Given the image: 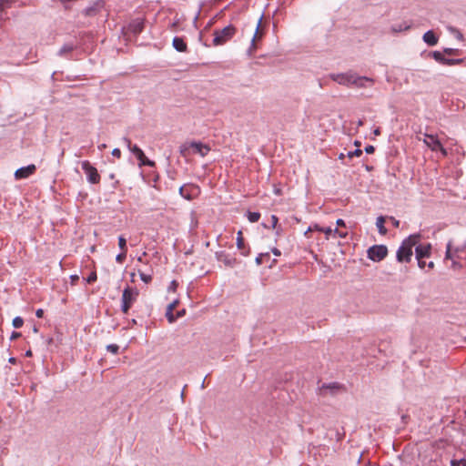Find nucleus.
I'll use <instances>...</instances> for the list:
<instances>
[{
	"mask_svg": "<svg viewBox=\"0 0 466 466\" xmlns=\"http://www.w3.org/2000/svg\"><path fill=\"white\" fill-rule=\"evenodd\" d=\"M420 239V234H413L405 238L397 250V260L399 262H410L412 257V248L419 243Z\"/></svg>",
	"mask_w": 466,
	"mask_h": 466,
	"instance_id": "f257e3e1",
	"label": "nucleus"
},
{
	"mask_svg": "<svg viewBox=\"0 0 466 466\" xmlns=\"http://www.w3.org/2000/svg\"><path fill=\"white\" fill-rule=\"evenodd\" d=\"M237 29L232 25H227L222 30H215L213 45L218 46L226 44L235 35Z\"/></svg>",
	"mask_w": 466,
	"mask_h": 466,
	"instance_id": "f03ea898",
	"label": "nucleus"
},
{
	"mask_svg": "<svg viewBox=\"0 0 466 466\" xmlns=\"http://www.w3.org/2000/svg\"><path fill=\"white\" fill-rule=\"evenodd\" d=\"M137 296L138 291L137 289L127 287L123 290L121 298V309L123 313L127 314L128 312L133 303L137 300Z\"/></svg>",
	"mask_w": 466,
	"mask_h": 466,
	"instance_id": "7ed1b4c3",
	"label": "nucleus"
},
{
	"mask_svg": "<svg viewBox=\"0 0 466 466\" xmlns=\"http://www.w3.org/2000/svg\"><path fill=\"white\" fill-rule=\"evenodd\" d=\"M125 142L127 143V148L136 156V157L139 161V166H147V167H154L155 162L152 160H149L144 154L143 150L138 147L137 145H132L130 139L125 137Z\"/></svg>",
	"mask_w": 466,
	"mask_h": 466,
	"instance_id": "20e7f679",
	"label": "nucleus"
},
{
	"mask_svg": "<svg viewBox=\"0 0 466 466\" xmlns=\"http://www.w3.org/2000/svg\"><path fill=\"white\" fill-rule=\"evenodd\" d=\"M388 254V248L384 245H374L368 249V258L372 261H380Z\"/></svg>",
	"mask_w": 466,
	"mask_h": 466,
	"instance_id": "39448f33",
	"label": "nucleus"
},
{
	"mask_svg": "<svg viewBox=\"0 0 466 466\" xmlns=\"http://www.w3.org/2000/svg\"><path fill=\"white\" fill-rule=\"evenodd\" d=\"M81 166L87 177L88 182L91 184H98L100 181V175L98 174L97 169L87 160L83 161Z\"/></svg>",
	"mask_w": 466,
	"mask_h": 466,
	"instance_id": "423d86ee",
	"label": "nucleus"
},
{
	"mask_svg": "<svg viewBox=\"0 0 466 466\" xmlns=\"http://www.w3.org/2000/svg\"><path fill=\"white\" fill-rule=\"evenodd\" d=\"M424 143L432 150H440L443 156L447 155V150L442 147L440 140L433 135L425 134Z\"/></svg>",
	"mask_w": 466,
	"mask_h": 466,
	"instance_id": "0eeeda50",
	"label": "nucleus"
},
{
	"mask_svg": "<svg viewBox=\"0 0 466 466\" xmlns=\"http://www.w3.org/2000/svg\"><path fill=\"white\" fill-rule=\"evenodd\" d=\"M36 170V167L34 164L28 165L26 167H20L16 169L15 172V177L16 179L26 178L29 176L33 175Z\"/></svg>",
	"mask_w": 466,
	"mask_h": 466,
	"instance_id": "6e6552de",
	"label": "nucleus"
},
{
	"mask_svg": "<svg viewBox=\"0 0 466 466\" xmlns=\"http://www.w3.org/2000/svg\"><path fill=\"white\" fill-rule=\"evenodd\" d=\"M352 73H346V74H332L330 76L331 79L339 85L343 86H351L352 85V78H353Z\"/></svg>",
	"mask_w": 466,
	"mask_h": 466,
	"instance_id": "1a4fd4ad",
	"label": "nucleus"
},
{
	"mask_svg": "<svg viewBox=\"0 0 466 466\" xmlns=\"http://www.w3.org/2000/svg\"><path fill=\"white\" fill-rule=\"evenodd\" d=\"M191 147L193 154H198L201 157H205L210 151L209 146L201 142L192 141Z\"/></svg>",
	"mask_w": 466,
	"mask_h": 466,
	"instance_id": "9d476101",
	"label": "nucleus"
},
{
	"mask_svg": "<svg viewBox=\"0 0 466 466\" xmlns=\"http://www.w3.org/2000/svg\"><path fill=\"white\" fill-rule=\"evenodd\" d=\"M145 25V19L144 18H136L132 20L128 25V29L134 34L138 35L140 34Z\"/></svg>",
	"mask_w": 466,
	"mask_h": 466,
	"instance_id": "9b49d317",
	"label": "nucleus"
},
{
	"mask_svg": "<svg viewBox=\"0 0 466 466\" xmlns=\"http://www.w3.org/2000/svg\"><path fill=\"white\" fill-rule=\"evenodd\" d=\"M415 247H416L415 248V253H416V258L417 259L430 257L431 249V244L416 245Z\"/></svg>",
	"mask_w": 466,
	"mask_h": 466,
	"instance_id": "f8f14e48",
	"label": "nucleus"
},
{
	"mask_svg": "<svg viewBox=\"0 0 466 466\" xmlns=\"http://www.w3.org/2000/svg\"><path fill=\"white\" fill-rule=\"evenodd\" d=\"M352 85L351 86H354L355 87H366L367 85L366 83H369L370 86L373 85L374 83V80L372 78H370V77H367V76H358L357 75H353V78H352Z\"/></svg>",
	"mask_w": 466,
	"mask_h": 466,
	"instance_id": "ddd939ff",
	"label": "nucleus"
},
{
	"mask_svg": "<svg viewBox=\"0 0 466 466\" xmlns=\"http://www.w3.org/2000/svg\"><path fill=\"white\" fill-rule=\"evenodd\" d=\"M217 259L218 261L223 262L227 266H233L236 259L226 254L224 251L217 252L216 253Z\"/></svg>",
	"mask_w": 466,
	"mask_h": 466,
	"instance_id": "4468645a",
	"label": "nucleus"
},
{
	"mask_svg": "<svg viewBox=\"0 0 466 466\" xmlns=\"http://www.w3.org/2000/svg\"><path fill=\"white\" fill-rule=\"evenodd\" d=\"M422 38H423V41L431 46H433L437 45V43H438V37L436 36L434 32L431 30H429L426 33H424Z\"/></svg>",
	"mask_w": 466,
	"mask_h": 466,
	"instance_id": "2eb2a0df",
	"label": "nucleus"
},
{
	"mask_svg": "<svg viewBox=\"0 0 466 466\" xmlns=\"http://www.w3.org/2000/svg\"><path fill=\"white\" fill-rule=\"evenodd\" d=\"M178 301L177 300H174L173 302H171L170 304H168V306L167 307V310H166V317L168 320L169 323H173L176 321L177 318L175 317V315L173 314V310L175 309V308L177 307Z\"/></svg>",
	"mask_w": 466,
	"mask_h": 466,
	"instance_id": "dca6fc26",
	"label": "nucleus"
},
{
	"mask_svg": "<svg viewBox=\"0 0 466 466\" xmlns=\"http://www.w3.org/2000/svg\"><path fill=\"white\" fill-rule=\"evenodd\" d=\"M172 45H173V47L178 52L187 51V46L185 43V41L183 40V38H181V37H178V36L174 37Z\"/></svg>",
	"mask_w": 466,
	"mask_h": 466,
	"instance_id": "f3484780",
	"label": "nucleus"
},
{
	"mask_svg": "<svg viewBox=\"0 0 466 466\" xmlns=\"http://www.w3.org/2000/svg\"><path fill=\"white\" fill-rule=\"evenodd\" d=\"M342 389H343V386L338 382L324 383L320 387L321 390H329L331 394H334L335 392H337L338 390H342Z\"/></svg>",
	"mask_w": 466,
	"mask_h": 466,
	"instance_id": "a211bd4d",
	"label": "nucleus"
},
{
	"mask_svg": "<svg viewBox=\"0 0 466 466\" xmlns=\"http://www.w3.org/2000/svg\"><path fill=\"white\" fill-rule=\"evenodd\" d=\"M197 187L194 186H182L179 188V194L185 198L186 199H191L192 198V190H196Z\"/></svg>",
	"mask_w": 466,
	"mask_h": 466,
	"instance_id": "6ab92c4d",
	"label": "nucleus"
},
{
	"mask_svg": "<svg viewBox=\"0 0 466 466\" xmlns=\"http://www.w3.org/2000/svg\"><path fill=\"white\" fill-rule=\"evenodd\" d=\"M179 153L185 158L188 157L191 154H193L192 147H191V142L183 143L179 147Z\"/></svg>",
	"mask_w": 466,
	"mask_h": 466,
	"instance_id": "aec40b11",
	"label": "nucleus"
},
{
	"mask_svg": "<svg viewBox=\"0 0 466 466\" xmlns=\"http://www.w3.org/2000/svg\"><path fill=\"white\" fill-rule=\"evenodd\" d=\"M411 27V25L408 22H402L400 24L392 25L390 27L391 32L399 33L402 31H407Z\"/></svg>",
	"mask_w": 466,
	"mask_h": 466,
	"instance_id": "412c9836",
	"label": "nucleus"
},
{
	"mask_svg": "<svg viewBox=\"0 0 466 466\" xmlns=\"http://www.w3.org/2000/svg\"><path fill=\"white\" fill-rule=\"evenodd\" d=\"M76 48V46L72 43L65 44L60 50L58 51V56H65L74 51Z\"/></svg>",
	"mask_w": 466,
	"mask_h": 466,
	"instance_id": "4be33fe9",
	"label": "nucleus"
},
{
	"mask_svg": "<svg viewBox=\"0 0 466 466\" xmlns=\"http://www.w3.org/2000/svg\"><path fill=\"white\" fill-rule=\"evenodd\" d=\"M319 231L325 233L327 238L332 233L338 234L339 238H345L348 234L347 232L339 231L338 228L332 229L331 228H319Z\"/></svg>",
	"mask_w": 466,
	"mask_h": 466,
	"instance_id": "5701e85b",
	"label": "nucleus"
},
{
	"mask_svg": "<svg viewBox=\"0 0 466 466\" xmlns=\"http://www.w3.org/2000/svg\"><path fill=\"white\" fill-rule=\"evenodd\" d=\"M384 223L385 218L383 216H380L377 218L376 226L378 228L379 233L383 236L386 235L388 232L387 228L384 226Z\"/></svg>",
	"mask_w": 466,
	"mask_h": 466,
	"instance_id": "b1692460",
	"label": "nucleus"
},
{
	"mask_svg": "<svg viewBox=\"0 0 466 466\" xmlns=\"http://www.w3.org/2000/svg\"><path fill=\"white\" fill-rule=\"evenodd\" d=\"M15 0H0V20L4 19V14L5 9L10 8Z\"/></svg>",
	"mask_w": 466,
	"mask_h": 466,
	"instance_id": "393cba45",
	"label": "nucleus"
},
{
	"mask_svg": "<svg viewBox=\"0 0 466 466\" xmlns=\"http://www.w3.org/2000/svg\"><path fill=\"white\" fill-rule=\"evenodd\" d=\"M432 57L439 63L445 65L446 57L440 51L431 52Z\"/></svg>",
	"mask_w": 466,
	"mask_h": 466,
	"instance_id": "a878e982",
	"label": "nucleus"
},
{
	"mask_svg": "<svg viewBox=\"0 0 466 466\" xmlns=\"http://www.w3.org/2000/svg\"><path fill=\"white\" fill-rule=\"evenodd\" d=\"M454 253L452 251V244L451 241H449L446 246L445 258L453 260Z\"/></svg>",
	"mask_w": 466,
	"mask_h": 466,
	"instance_id": "bb28decb",
	"label": "nucleus"
},
{
	"mask_svg": "<svg viewBox=\"0 0 466 466\" xmlns=\"http://www.w3.org/2000/svg\"><path fill=\"white\" fill-rule=\"evenodd\" d=\"M261 20H262V16H260V18L258 20V25H257V28H256V32H255L254 36L252 38V44H251V47L252 48H255V40L257 38H260L261 35H262V33H259V26H260Z\"/></svg>",
	"mask_w": 466,
	"mask_h": 466,
	"instance_id": "cd10ccee",
	"label": "nucleus"
},
{
	"mask_svg": "<svg viewBox=\"0 0 466 466\" xmlns=\"http://www.w3.org/2000/svg\"><path fill=\"white\" fill-rule=\"evenodd\" d=\"M247 216H248V219L251 223L258 222V219L260 218V213H258V212H250V211H248Z\"/></svg>",
	"mask_w": 466,
	"mask_h": 466,
	"instance_id": "c85d7f7f",
	"label": "nucleus"
},
{
	"mask_svg": "<svg viewBox=\"0 0 466 466\" xmlns=\"http://www.w3.org/2000/svg\"><path fill=\"white\" fill-rule=\"evenodd\" d=\"M139 277L141 280L145 283H149L152 280V276L149 274H146L140 270H138Z\"/></svg>",
	"mask_w": 466,
	"mask_h": 466,
	"instance_id": "c756f323",
	"label": "nucleus"
},
{
	"mask_svg": "<svg viewBox=\"0 0 466 466\" xmlns=\"http://www.w3.org/2000/svg\"><path fill=\"white\" fill-rule=\"evenodd\" d=\"M237 247H238V249H242L244 248V238L242 237V232L241 231L238 232Z\"/></svg>",
	"mask_w": 466,
	"mask_h": 466,
	"instance_id": "7c9ffc66",
	"label": "nucleus"
},
{
	"mask_svg": "<svg viewBox=\"0 0 466 466\" xmlns=\"http://www.w3.org/2000/svg\"><path fill=\"white\" fill-rule=\"evenodd\" d=\"M462 62V59L461 58H447L445 61L446 66H455L459 65Z\"/></svg>",
	"mask_w": 466,
	"mask_h": 466,
	"instance_id": "2f4dec72",
	"label": "nucleus"
},
{
	"mask_svg": "<svg viewBox=\"0 0 466 466\" xmlns=\"http://www.w3.org/2000/svg\"><path fill=\"white\" fill-rule=\"evenodd\" d=\"M12 324H13L14 328L19 329V328H21L23 326L24 319L21 317H15L13 319V323Z\"/></svg>",
	"mask_w": 466,
	"mask_h": 466,
	"instance_id": "473e14b6",
	"label": "nucleus"
},
{
	"mask_svg": "<svg viewBox=\"0 0 466 466\" xmlns=\"http://www.w3.org/2000/svg\"><path fill=\"white\" fill-rule=\"evenodd\" d=\"M118 246L122 251H127V240L123 236L118 237Z\"/></svg>",
	"mask_w": 466,
	"mask_h": 466,
	"instance_id": "72a5a7b5",
	"label": "nucleus"
},
{
	"mask_svg": "<svg viewBox=\"0 0 466 466\" xmlns=\"http://www.w3.org/2000/svg\"><path fill=\"white\" fill-rule=\"evenodd\" d=\"M451 466H466V460L465 459H460V460L453 459L451 461Z\"/></svg>",
	"mask_w": 466,
	"mask_h": 466,
	"instance_id": "f704fd0d",
	"label": "nucleus"
},
{
	"mask_svg": "<svg viewBox=\"0 0 466 466\" xmlns=\"http://www.w3.org/2000/svg\"><path fill=\"white\" fill-rule=\"evenodd\" d=\"M106 350L113 353V354H117L118 353V350H119V346L116 345V344H109L106 346Z\"/></svg>",
	"mask_w": 466,
	"mask_h": 466,
	"instance_id": "c9c22d12",
	"label": "nucleus"
},
{
	"mask_svg": "<svg viewBox=\"0 0 466 466\" xmlns=\"http://www.w3.org/2000/svg\"><path fill=\"white\" fill-rule=\"evenodd\" d=\"M268 257H269L268 253H261V254H259V255L256 258V263H257L258 265H261V264L263 263V261H264V258H268Z\"/></svg>",
	"mask_w": 466,
	"mask_h": 466,
	"instance_id": "e433bc0d",
	"label": "nucleus"
},
{
	"mask_svg": "<svg viewBox=\"0 0 466 466\" xmlns=\"http://www.w3.org/2000/svg\"><path fill=\"white\" fill-rule=\"evenodd\" d=\"M126 258H127V251H122L121 253L116 255V260L118 263H123L124 260L126 259Z\"/></svg>",
	"mask_w": 466,
	"mask_h": 466,
	"instance_id": "4c0bfd02",
	"label": "nucleus"
},
{
	"mask_svg": "<svg viewBox=\"0 0 466 466\" xmlns=\"http://www.w3.org/2000/svg\"><path fill=\"white\" fill-rule=\"evenodd\" d=\"M362 155V150L360 148L355 149L354 151L348 152V157L351 158L352 157H360Z\"/></svg>",
	"mask_w": 466,
	"mask_h": 466,
	"instance_id": "58836bf2",
	"label": "nucleus"
},
{
	"mask_svg": "<svg viewBox=\"0 0 466 466\" xmlns=\"http://www.w3.org/2000/svg\"><path fill=\"white\" fill-rule=\"evenodd\" d=\"M97 279V276H96V273L95 271L91 272L90 275L87 277L86 279V282L87 283H93Z\"/></svg>",
	"mask_w": 466,
	"mask_h": 466,
	"instance_id": "ea45409f",
	"label": "nucleus"
},
{
	"mask_svg": "<svg viewBox=\"0 0 466 466\" xmlns=\"http://www.w3.org/2000/svg\"><path fill=\"white\" fill-rule=\"evenodd\" d=\"M443 52L449 56H452L456 55L458 53V50L453 48H445Z\"/></svg>",
	"mask_w": 466,
	"mask_h": 466,
	"instance_id": "a19ab883",
	"label": "nucleus"
},
{
	"mask_svg": "<svg viewBox=\"0 0 466 466\" xmlns=\"http://www.w3.org/2000/svg\"><path fill=\"white\" fill-rule=\"evenodd\" d=\"M112 156L116 157V158H120L121 157V151L119 148H114L113 151H112Z\"/></svg>",
	"mask_w": 466,
	"mask_h": 466,
	"instance_id": "79ce46f5",
	"label": "nucleus"
},
{
	"mask_svg": "<svg viewBox=\"0 0 466 466\" xmlns=\"http://www.w3.org/2000/svg\"><path fill=\"white\" fill-rule=\"evenodd\" d=\"M375 151V147L371 145H369L365 147V152L367 154H372Z\"/></svg>",
	"mask_w": 466,
	"mask_h": 466,
	"instance_id": "37998d69",
	"label": "nucleus"
},
{
	"mask_svg": "<svg viewBox=\"0 0 466 466\" xmlns=\"http://www.w3.org/2000/svg\"><path fill=\"white\" fill-rule=\"evenodd\" d=\"M279 218L277 216L272 215L271 216V222H272V228H275L278 224Z\"/></svg>",
	"mask_w": 466,
	"mask_h": 466,
	"instance_id": "c03bdc74",
	"label": "nucleus"
},
{
	"mask_svg": "<svg viewBox=\"0 0 466 466\" xmlns=\"http://www.w3.org/2000/svg\"><path fill=\"white\" fill-rule=\"evenodd\" d=\"M21 336H22V334L20 332L13 331V333L11 334L10 339H16L20 338Z\"/></svg>",
	"mask_w": 466,
	"mask_h": 466,
	"instance_id": "a18cd8bd",
	"label": "nucleus"
},
{
	"mask_svg": "<svg viewBox=\"0 0 466 466\" xmlns=\"http://www.w3.org/2000/svg\"><path fill=\"white\" fill-rule=\"evenodd\" d=\"M461 264L456 260H452L451 268H461Z\"/></svg>",
	"mask_w": 466,
	"mask_h": 466,
	"instance_id": "49530a36",
	"label": "nucleus"
},
{
	"mask_svg": "<svg viewBox=\"0 0 466 466\" xmlns=\"http://www.w3.org/2000/svg\"><path fill=\"white\" fill-rule=\"evenodd\" d=\"M390 219L395 228H398L400 226V221L396 219L394 217H390Z\"/></svg>",
	"mask_w": 466,
	"mask_h": 466,
	"instance_id": "de8ad7c7",
	"label": "nucleus"
},
{
	"mask_svg": "<svg viewBox=\"0 0 466 466\" xmlns=\"http://www.w3.org/2000/svg\"><path fill=\"white\" fill-rule=\"evenodd\" d=\"M417 260H418V266L420 268H424L425 266H426V263H425V261H423V258H420V259H417Z\"/></svg>",
	"mask_w": 466,
	"mask_h": 466,
	"instance_id": "09e8293b",
	"label": "nucleus"
},
{
	"mask_svg": "<svg viewBox=\"0 0 466 466\" xmlns=\"http://www.w3.org/2000/svg\"><path fill=\"white\" fill-rule=\"evenodd\" d=\"M35 316L37 318H42L44 316V310L42 309H38L36 311H35Z\"/></svg>",
	"mask_w": 466,
	"mask_h": 466,
	"instance_id": "8fccbe9b",
	"label": "nucleus"
},
{
	"mask_svg": "<svg viewBox=\"0 0 466 466\" xmlns=\"http://www.w3.org/2000/svg\"><path fill=\"white\" fill-rule=\"evenodd\" d=\"M271 251H272V253H273L275 256H278V257H279V256H280V255H281L280 250H279V249H278L277 248H273L271 249Z\"/></svg>",
	"mask_w": 466,
	"mask_h": 466,
	"instance_id": "3c124183",
	"label": "nucleus"
},
{
	"mask_svg": "<svg viewBox=\"0 0 466 466\" xmlns=\"http://www.w3.org/2000/svg\"><path fill=\"white\" fill-rule=\"evenodd\" d=\"M336 224H337V226H339V227H345V222H344V220H343V219H341V218H339V219L337 220Z\"/></svg>",
	"mask_w": 466,
	"mask_h": 466,
	"instance_id": "603ef678",
	"label": "nucleus"
},
{
	"mask_svg": "<svg viewBox=\"0 0 466 466\" xmlns=\"http://www.w3.org/2000/svg\"><path fill=\"white\" fill-rule=\"evenodd\" d=\"M185 313H186V310H185V309L179 310V311H177V315H176L175 317H176L177 319V318H180V317L184 316V315H185Z\"/></svg>",
	"mask_w": 466,
	"mask_h": 466,
	"instance_id": "864d4df0",
	"label": "nucleus"
},
{
	"mask_svg": "<svg viewBox=\"0 0 466 466\" xmlns=\"http://www.w3.org/2000/svg\"><path fill=\"white\" fill-rule=\"evenodd\" d=\"M374 135L375 136H379L380 134V127H377L374 131H373Z\"/></svg>",
	"mask_w": 466,
	"mask_h": 466,
	"instance_id": "5fc2aeb1",
	"label": "nucleus"
},
{
	"mask_svg": "<svg viewBox=\"0 0 466 466\" xmlns=\"http://www.w3.org/2000/svg\"><path fill=\"white\" fill-rule=\"evenodd\" d=\"M71 279H72V282H75L78 279V276L77 275H72L71 276Z\"/></svg>",
	"mask_w": 466,
	"mask_h": 466,
	"instance_id": "6e6d98bb",
	"label": "nucleus"
},
{
	"mask_svg": "<svg viewBox=\"0 0 466 466\" xmlns=\"http://www.w3.org/2000/svg\"><path fill=\"white\" fill-rule=\"evenodd\" d=\"M106 147V144H101V145H99V146H98V148H99L100 150H103V149H105Z\"/></svg>",
	"mask_w": 466,
	"mask_h": 466,
	"instance_id": "4d7b16f0",
	"label": "nucleus"
},
{
	"mask_svg": "<svg viewBox=\"0 0 466 466\" xmlns=\"http://www.w3.org/2000/svg\"><path fill=\"white\" fill-rule=\"evenodd\" d=\"M274 193H275L276 195H280V194H281V190H280L279 188H275V189H274Z\"/></svg>",
	"mask_w": 466,
	"mask_h": 466,
	"instance_id": "13d9d810",
	"label": "nucleus"
},
{
	"mask_svg": "<svg viewBox=\"0 0 466 466\" xmlns=\"http://www.w3.org/2000/svg\"><path fill=\"white\" fill-rule=\"evenodd\" d=\"M427 266H428V268H433V267H434V263H433L432 261H431V262H429V263L427 264Z\"/></svg>",
	"mask_w": 466,
	"mask_h": 466,
	"instance_id": "bf43d9fd",
	"label": "nucleus"
},
{
	"mask_svg": "<svg viewBox=\"0 0 466 466\" xmlns=\"http://www.w3.org/2000/svg\"><path fill=\"white\" fill-rule=\"evenodd\" d=\"M457 38H459V39L462 38V35L459 31H457Z\"/></svg>",
	"mask_w": 466,
	"mask_h": 466,
	"instance_id": "052dcab7",
	"label": "nucleus"
},
{
	"mask_svg": "<svg viewBox=\"0 0 466 466\" xmlns=\"http://www.w3.org/2000/svg\"><path fill=\"white\" fill-rule=\"evenodd\" d=\"M25 356H27V357L32 356V352H31V350L26 351V352H25Z\"/></svg>",
	"mask_w": 466,
	"mask_h": 466,
	"instance_id": "680f3d73",
	"label": "nucleus"
},
{
	"mask_svg": "<svg viewBox=\"0 0 466 466\" xmlns=\"http://www.w3.org/2000/svg\"><path fill=\"white\" fill-rule=\"evenodd\" d=\"M33 330L35 333L38 332V329L35 326L34 327Z\"/></svg>",
	"mask_w": 466,
	"mask_h": 466,
	"instance_id": "e2e57ef3",
	"label": "nucleus"
},
{
	"mask_svg": "<svg viewBox=\"0 0 466 466\" xmlns=\"http://www.w3.org/2000/svg\"><path fill=\"white\" fill-rule=\"evenodd\" d=\"M319 228H323L319 227V226H315V229H317L318 231H319Z\"/></svg>",
	"mask_w": 466,
	"mask_h": 466,
	"instance_id": "0e129e2a",
	"label": "nucleus"
},
{
	"mask_svg": "<svg viewBox=\"0 0 466 466\" xmlns=\"http://www.w3.org/2000/svg\"><path fill=\"white\" fill-rule=\"evenodd\" d=\"M9 361H10V362H15V358H11V359L9 360Z\"/></svg>",
	"mask_w": 466,
	"mask_h": 466,
	"instance_id": "69168bd1",
	"label": "nucleus"
},
{
	"mask_svg": "<svg viewBox=\"0 0 466 466\" xmlns=\"http://www.w3.org/2000/svg\"><path fill=\"white\" fill-rule=\"evenodd\" d=\"M355 145H356L357 147H360V143L359 141H356V142H355Z\"/></svg>",
	"mask_w": 466,
	"mask_h": 466,
	"instance_id": "338daca9",
	"label": "nucleus"
},
{
	"mask_svg": "<svg viewBox=\"0 0 466 466\" xmlns=\"http://www.w3.org/2000/svg\"><path fill=\"white\" fill-rule=\"evenodd\" d=\"M343 157H344V155L341 153V154L339 155V158H343Z\"/></svg>",
	"mask_w": 466,
	"mask_h": 466,
	"instance_id": "774afa93",
	"label": "nucleus"
}]
</instances>
